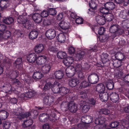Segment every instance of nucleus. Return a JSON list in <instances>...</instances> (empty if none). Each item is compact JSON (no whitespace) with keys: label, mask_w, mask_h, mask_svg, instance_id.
<instances>
[{"label":"nucleus","mask_w":129,"mask_h":129,"mask_svg":"<svg viewBox=\"0 0 129 129\" xmlns=\"http://www.w3.org/2000/svg\"><path fill=\"white\" fill-rule=\"evenodd\" d=\"M32 18L35 22L38 23L41 22L42 20L41 15L38 13L33 14L32 16Z\"/></svg>","instance_id":"nucleus-15"},{"label":"nucleus","mask_w":129,"mask_h":129,"mask_svg":"<svg viewBox=\"0 0 129 129\" xmlns=\"http://www.w3.org/2000/svg\"><path fill=\"white\" fill-rule=\"evenodd\" d=\"M36 94L35 92L33 90H29L25 94H23L22 95H24V98L25 97L30 98L34 96Z\"/></svg>","instance_id":"nucleus-32"},{"label":"nucleus","mask_w":129,"mask_h":129,"mask_svg":"<svg viewBox=\"0 0 129 129\" xmlns=\"http://www.w3.org/2000/svg\"><path fill=\"white\" fill-rule=\"evenodd\" d=\"M55 78L58 79H62L63 76V74L62 71H57L55 72L54 74Z\"/></svg>","instance_id":"nucleus-34"},{"label":"nucleus","mask_w":129,"mask_h":129,"mask_svg":"<svg viewBox=\"0 0 129 129\" xmlns=\"http://www.w3.org/2000/svg\"><path fill=\"white\" fill-rule=\"evenodd\" d=\"M51 89L54 93H57L60 92V88L56 85H53Z\"/></svg>","instance_id":"nucleus-48"},{"label":"nucleus","mask_w":129,"mask_h":129,"mask_svg":"<svg viewBox=\"0 0 129 129\" xmlns=\"http://www.w3.org/2000/svg\"><path fill=\"white\" fill-rule=\"evenodd\" d=\"M59 25V26L63 30H66L68 31V28L69 27V24L66 22L64 21H62L60 22Z\"/></svg>","instance_id":"nucleus-23"},{"label":"nucleus","mask_w":129,"mask_h":129,"mask_svg":"<svg viewBox=\"0 0 129 129\" xmlns=\"http://www.w3.org/2000/svg\"><path fill=\"white\" fill-rule=\"evenodd\" d=\"M88 79L89 83L92 84H95L98 81L99 76L97 74L93 73L88 76Z\"/></svg>","instance_id":"nucleus-6"},{"label":"nucleus","mask_w":129,"mask_h":129,"mask_svg":"<svg viewBox=\"0 0 129 129\" xmlns=\"http://www.w3.org/2000/svg\"><path fill=\"white\" fill-rule=\"evenodd\" d=\"M89 5L91 9L92 10H95L96 9L97 4L94 2L91 1L89 3Z\"/></svg>","instance_id":"nucleus-51"},{"label":"nucleus","mask_w":129,"mask_h":129,"mask_svg":"<svg viewBox=\"0 0 129 129\" xmlns=\"http://www.w3.org/2000/svg\"><path fill=\"white\" fill-rule=\"evenodd\" d=\"M127 15V13L125 11H121L120 12L119 16L121 18L124 19L126 18Z\"/></svg>","instance_id":"nucleus-57"},{"label":"nucleus","mask_w":129,"mask_h":129,"mask_svg":"<svg viewBox=\"0 0 129 129\" xmlns=\"http://www.w3.org/2000/svg\"><path fill=\"white\" fill-rule=\"evenodd\" d=\"M84 54L85 52L84 51H79L75 56L76 60L80 61L82 60L84 56Z\"/></svg>","instance_id":"nucleus-26"},{"label":"nucleus","mask_w":129,"mask_h":129,"mask_svg":"<svg viewBox=\"0 0 129 129\" xmlns=\"http://www.w3.org/2000/svg\"><path fill=\"white\" fill-rule=\"evenodd\" d=\"M17 21L18 23L23 24L25 28L28 29L31 28V25L25 16H19L17 19Z\"/></svg>","instance_id":"nucleus-5"},{"label":"nucleus","mask_w":129,"mask_h":129,"mask_svg":"<svg viewBox=\"0 0 129 129\" xmlns=\"http://www.w3.org/2000/svg\"><path fill=\"white\" fill-rule=\"evenodd\" d=\"M109 31L112 33H115L114 37L122 34L123 32L122 29L120 28L117 24H114L111 25L109 28Z\"/></svg>","instance_id":"nucleus-3"},{"label":"nucleus","mask_w":129,"mask_h":129,"mask_svg":"<svg viewBox=\"0 0 129 129\" xmlns=\"http://www.w3.org/2000/svg\"><path fill=\"white\" fill-rule=\"evenodd\" d=\"M46 35L47 37L50 39L54 38L56 36V31L53 29H49L47 31Z\"/></svg>","instance_id":"nucleus-7"},{"label":"nucleus","mask_w":129,"mask_h":129,"mask_svg":"<svg viewBox=\"0 0 129 129\" xmlns=\"http://www.w3.org/2000/svg\"><path fill=\"white\" fill-rule=\"evenodd\" d=\"M23 111V110L20 107L18 109L17 111L15 110L13 111V114L16 115L15 117L20 119H22L24 117H28L30 115V113L29 112L26 113L25 114H22Z\"/></svg>","instance_id":"nucleus-4"},{"label":"nucleus","mask_w":129,"mask_h":129,"mask_svg":"<svg viewBox=\"0 0 129 129\" xmlns=\"http://www.w3.org/2000/svg\"><path fill=\"white\" fill-rule=\"evenodd\" d=\"M33 123V121L31 119H27L24 121L22 123V127L24 128H26L27 127L30 126Z\"/></svg>","instance_id":"nucleus-28"},{"label":"nucleus","mask_w":129,"mask_h":129,"mask_svg":"<svg viewBox=\"0 0 129 129\" xmlns=\"http://www.w3.org/2000/svg\"><path fill=\"white\" fill-rule=\"evenodd\" d=\"M96 20L98 23L100 25H104L105 23V18L100 15L96 16Z\"/></svg>","instance_id":"nucleus-20"},{"label":"nucleus","mask_w":129,"mask_h":129,"mask_svg":"<svg viewBox=\"0 0 129 129\" xmlns=\"http://www.w3.org/2000/svg\"><path fill=\"white\" fill-rule=\"evenodd\" d=\"M57 56L59 59H62L66 57V54L64 52L59 51L58 53Z\"/></svg>","instance_id":"nucleus-44"},{"label":"nucleus","mask_w":129,"mask_h":129,"mask_svg":"<svg viewBox=\"0 0 129 129\" xmlns=\"http://www.w3.org/2000/svg\"><path fill=\"white\" fill-rule=\"evenodd\" d=\"M100 11L101 13L104 14H106L108 13L107 11L108 10H107L106 9V8L105 7L104 8L101 7L100 8Z\"/></svg>","instance_id":"nucleus-60"},{"label":"nucleus","mask_w":129,"mask_h":129,"mask_svg":"<svg viewBox=\"0 0 129 129\" xmlns=\"http://www.w3.org/2000/svg\"><path fill=\"white\" fill-rule=\"evenodd\" d=\"M89 65L87 63H85L84 67L83 68V71L84 72H88L90 70V69Z\"/></svg>","instance_id":"nucleus-53"},{"label":"nucleus","mask_w":129,"mask_h":129,"mask_svg":"<svg viewBox=\"0 0 129 129\" xmlns=\"http://www.w3.org/2000/svg\"><path fill=\"white\" fill-rule=\"evenodd\" d=\"M90 84L87 81H84L81 83L79 86L80 87L85 88L89 86Z\"/></svg>","instance_id":"nucleus-45"},{"label":"nucleus","mask_w":129,"mask_h":129,"mask_svg":"<svg viewBox=\"0 0 129 129\" xmlns=\"http://www.w3.org/2000/svg\"><path fill=\"white\" fill-rule=\"evenodd\" d=\"M107 20L110 21L114 19L113 14L111 13H107L105 16Z\"/></svg>","instance_id":"nucleus-43"},{"label":"nucleus","mask_w":129,"mask_h":129,"mask_svg":"<svg viewBox=\"0 0 129 129\" xmlns=\"http://www.w3.org/2000/svg\"><path fill=\"white\" fill-rule=\"evenodd\" d=\"M9 113L4 110H0V118L2 120L6 119L9 115Z\"/></svg>","instance_id":"nucleus-30"},{"label":"nucleus","mask_w":129,"mask_h":129,"mask_svg":"<svg viewBox=\"0 0 129 129\" xmlns=\"http://www.w3.org/2000/svg\"><path fill=\"white\" fill-rule=\"evenodd\" d=\"M75 51V49L72 47H71L69 48L68 50V52L70 54H74Z\"/></svg>","instance_id":"nucleus-61"},{"label":"nucleus","mask_w":129,"mask_h":129,"mask_svg":"<svg viewBox=\"0 0 129 129\" xmlns=\"http://www.w3.org/2000/svg\"><path fill=\"white\" fill-rule=\"evenodd\" d=\"M47 58L45 56H39L37 58L36 62L38 65L43 64L46 62Z\"/></svg>","instance_id":"nucleus-12"},{"label":"nucleus","mask_w":129,"mask_h":129,"mask_svg":"<svg viewBox=\"0 0 129 129\" xmlns=\"http://www.w3.org/2000/svg\"><path fill=\"white\" fill-rule=\"evenodd\" d=\"M118 125L119 129H127L129 127V123L126 120H123L119 122L117 121L113 122L110 124V126L112 128H114Z\"/></svg>","instance_id":"nucleus-1"},{"label":"nucleus","mask_w":129,"mask_h":129,"mask_svg":"<svg viewBox=\"0 0 129 129\" xmlns=\"http://www.w3.org/2000/svg\"><path fill=\"white\" fill-rule=\"evenodd\" d=\"M83 19L81 18H77L75 20L76 22L78 24H81L83 23Z\"/></svg>","instance_id":"nucleus-63"},{"label":"nucleus","mask_w":129,"mask_h":129,"mask_svg":"<svg viewBox=\"0 0 129 129\" xmlns=\"http://www.w3.org/2000/svg\"><path fill=\"white\" fill-rule=\"evenodd\" d=\"M43 77V75L40 72H36L34 73L33 75V78L35 79H40Z\"/></svg>","instance_id":"nucleus-31"},{"label":"nucleus","mask_w":129,"mask_h":129,"mask_svg":"<svg viewBox=\"0 0 129 129\" xmlns=\"http://www.w3.org/2000/svg\"><path fill=\"white\" fill-rule=\"evenodd\" d=\"M47 10L49 14L53 16H55L57 13L56 8H48Z\"/></svg>","instance_id":"nucleus-38"},{"label":"nucleus","mask_w":129,"mask_h":129,"mask_svg":"<svg viewBox=\"0 0 129 129\" xmlns=\"http://www.w3.org/2000/svg\"><path fill=\"white\" fill-rule=\"evenodd\" d=\"M6 26L5 24H0V34H2L6 29Z\"/></svg>","instance_id":"nucleus-54"},{"label":"nucleus","mask_w":129,"mask_h":129,"mask_svg":"<svg viewBox=\"0 0 129 129\" xmlns=\"http://www.w3.org/2000/svg\"><path fill=\"white\" fill-rule=\"evenodd\" d=\"M11 35L10 32L9 31H7L6 32H3L2 34H0V39H7L10 37Z\"/></svg>","instance_id":"nucleus-35"},{"label":"nucleus","mask_w":129,"mask_h":129,"mask_svg":"<svg viewBox=\"0 0 129 129\" xmlns=\"http://www.w3.org/2000/svg\"><path fill=\"white\" fill-rule=\"evenodd\" d=\"M56 112L55 110H53L50 116L48 114L45 113L41 114L39 116V119L40 121L42 122H46L49 118L50 120L54 121L55 119H56Z\"/></svg>","instance_id":"nucleus-2"},{"label":"nucleus","mask_w":129,"mask_h":129,"mask_svg":"<svg viewBox=\"0 0 129 129\" xmlns=\"http://www.w3.org/2000/svg\"><path fill=\"white\" fill-rule=\"evenodd\" d=\"M63 63L66 66H69L73 62V59L72 57H68L63 60Z\"/></svg>","instance_id":"nucleus-22"},{"label":"nucleus","mask_w":129,"mask_h":129,"mask_svg":"<svg viewBox=\"0 0 129 129\" xmlns=\"http://www.w3.org/2000/svg\"><path fill=\"white\" fill-rule=\"evenodd\" d=\"M113 64L115 67L118 68L120 66L121 62L117 59L114 60L113 61Z\"/></svg>","instance_id":"nucleus-46"},{"label":"nucleus","mask_w":129,"mask_h":129,"mask_svg":"<svg viewBox=\"0 0 129 129\" xmlns=\"http://www.w3.org/2000/svg\"><path fill=\"white\" fill-rule=\"evenodd\" d=\"M105 87L102 84H98L96 87V90L98 92L103 93L105 91Z\"/></svg>","instance_id":"nucleus-29"},{"label":"nucleus","mask_w":129,"mask_h":129,"mask_svg":"<svg viewBox=\"0 0 129 129\" xmlns=\"http://www.w3.org/2000/svg\"><path fill=\"white\" fill-rule=\"evenodd\" d=\"M37 55L35 53H32L28 56L27 60L29 62L33 63L37 60Z\"/></svg>","instance_id":"nucleus-14"},{"label":"nucleus","mask_w":129,"mask_h":129,"mask_svg":"<svg viewBox=\"0 0 129 129\" xmlns=\"http://www.w3.org/2000/svg\"><path fill=\"white\" fill-rule=\"evenodd\" d=\"M81 106L83 105L82 108V112L84 113L87 112L90 109V107L89 103L84 101H81L80 103Z\"/></svg>","instance_id":"nucleus-10"},{"label":"nucleus","mask_w":129,"mask_h":129,"mask_svg":"<svg viewBox=\"0 0 129 129\" xmlns=\"http://www.w3.org/2000/svg\"><path fill=\"white\" fill-rule=\"evenodd\" d=\"M105 121V119L104 117L99 116L98 118L95 119V123L97 125H104Z\"/></svg>","instance_id":"nucleus-18"},{"label":"nucleus","mask_w":129,"mask_h":129,"mask_svg":"<svg viewBox=\"0 0 129 129\" xmlns=\"http://www.w3.org/2000/svg\"><path fill=\"white\" fill-rule=\"evenodd\" d=\"M3 125L5 129L9 128L11 125L10 123L8 121H5L3 122Z\"/></svg>","instance_id":"nucleus-56"},{"label":"nucleus","mask_w":129,"mask_h":129,"mask_svg":"<svg viewBox=\"0 0 129 129\" xmlns=\"http://www.w3.org/2000/svg\"><path fill=\"white\" fill-rule=\"evenodd\" d=\"M53 102V98L50 95H48L44 98L43 102L44 104L50 105Z\"/></svg>","instance_id":"nucleus-11"},{"label":"nucleus","mask_w":129,"mask_h":129,"mask_svg":"<svg viewBox=\"0 0 129 129\" xmlns=\"http://www.w3.org/2000/svg\"><path fill=\"white\" fill-rule=\"evenodd\" d=\"M43 26H47L50 25L51 23L50 20L48 19L44 20L43 22Z\"/></svg>","instance_id":"nucleus-58"},{"label":"nucleus","mask_w":129,"mask_h":129,"mask_svg":"<svg viewBox=\"0 0 129 129\" xmlns=\"http://www.w3.org/2000/svg\"><path fill=\"white\" fill-rule=\"evenodd\" d=\"M101 59L103 63H105L109 60L108 55L106 53H103L101 56Z\"/></svg>","instance_id":"nucleus-36"},{"label":"nucleus","mask_w":129,"mask_h":129,"mask_svg":"<svg viewBox=\"0 0 129 129\" xmlns=\"http://www.w3.org/2000/svg\"><path fill=\"white\" fill-rule=\"evenodd\" d=\"M53 86V85L50 82H48L45 85L44 88V91H49L50 89L52 88Z\"/></svg>","instance_id":"nucleus-39"},{"label":"nucleus","mask_w":129,"mask_h":129,"mask_svg":"<svg viewBox=\"0 0 129 129\" xmlns=\"http://www.w3.org/2000/svg\"><path fill=\"white\" fill-rule=\"evenodd\" d=\"M79 80L76 78L73 79L69 81V84L70 87H73L78 85L79 83Z\"/></svg>","instance_id":"nucleus-19"},{"label":"nucleus","mask_w":129,"mask_h":129,"mask_svg":"<svg viewBox=\"0 0 129 129\" xmlns=\"http://www.w3.org/2000/svg\"><path fill=\"white\" fill-rule=\"evenodd\" d=\"M99 96L102 101L104 102H106L108 99V94L107 92H104L103 93H100Z\"/></svg>","instance_id":"nucleus-25"},{"label":"nucleus","mask_w":129,"mask_h":129,"mask_svg":"<svg viewBox=\"0 0 129 129\" xmlns=\"http://www.w3.org/2000/svg\"><path fill=\"white\" fill-rule=\"evenodd\" d=\"M49 15L48 11L44 10L41 13V15L42 17H47Z\"/></svg>","instance_id":"nucleus-59"},{"label":"nucleus","mask_w":129,"mask_h":129,"mask_svg":"<svg viewBox=\"0 0 129 129\" xmlns=\"http://www.w3.org/2000/svg\"><path fill=\"white\" fill-rule=\"evenodd\" d=\"M68 103L63 101L61 103L60 107L62 110L63 111H66L67 109V107L68 106Z\"/></svg>","instance_id":"nucleus-52"},{"label":"nucleus","mask_w":129,"mask_h":129,"mask_svg":"<svg viewBox=\"0 0 129 129\" xmlns=\"http://www.w3.org/2000/svg\"><path fill=\"white\" fill-rule=\"evenodd\" d=\"M75 68V72H76L77 73H79L80 72L83 71V68L80 64H77Z\"/></svg>","instance_id":"nucleus-49"},{"label":"nucleus","mask_w":129,"mask_h":129,"mask_svg":"<svg viewBox=\"0 0 129 129\" xmlns=\"http://www.w3.org/2000/svg\"><path fill=\"white\" fill-rule=\"evenodd\" d=\"M106 85L107 88L109 90L112 89L114 86V83L113 81L111 80H108L106 83Z\"/></svg>","instance_id":"nucleus-37"},{"label":"nucleus","mask_w":129,"mask_h":129,"mask_svg":"<svg viewBox=\"0 0 129 129\" xmlns=\"http://www.w3.org/2000/svg\"><path fill=\"white\" fill-rule=\"evenodd\" d=\"M93 120V117L89 115H86L82 116L81 118L82 121L84 123L89 124L91 123Z\"/></svg>","instance_id":"nucleus-13"},{"label":"nucleus","mask_w":129,"mask_h":129,"mask_svg":"<svg viewBox=\"0 0 129 129\" xmlns=\"http://www.w3.org/2000/svg\"><path fill=\"white\" fill-rule=\"evenodd\" d=\"M52 64L50 62H47L45 63V65L43 66L41 68L42 72L44 73H48L52 67Z\"/></svg>","instance_id":"nucleus-8"},{"label":"nucleus","mask_w":129,"mask_h":129,"mask_svg":"<svg viewBox=\"0 0 129 129\" xmlns=\"http://www.w3.org/2000/svg\"><path fill=\"white\" fill-rule=\"evenodd\" d=\"M115 56L117 59L120 60H122L124 57V54L121 52L117 53Z\"/></svg>","instance_id":"nucleus-47"},{"label":"nucleus","mask_w":129,"mask_h":129,"mask_svg":"<svg viewBox=\"0 0 129 129\" xmlns=\"http://www.w3.org/2000/svg\"><path fill=\"white\" fill-rule=\"evenodd\" d=\"M110 98L113 102L117 103L119 102V98L118 94L117 93H112L110 95Z\"/></svg>","instance_id":"nucleus-16"},{"label":"nucleus","mask_w":129,"mask_h":129,"mask_svg":"<svg viewBox=\"0 0 129 129\" xmlns=\"http://www.w3.org/2000/svg\"><path fill=\"white\" fill-rule=\"evenodd\" d=\"M104 6L107 10L108 11L113 10L115 8V7L114 4L111 2L106 3L104 5Z\"/></svg>","instance_id":"nucleus-21"},{"label":"nucleus","mask_w":129,"mask_h":129,"mask_svg":"<svg viewBox=\"0 0 129 129\" xmlns=\"http://www.w3.org/2000/svg\"><path fill=\"white\" fill-rule=\"evenodd\" d=\"M56 38L58 42L61 43L64 42L66 39L64 35L62 33H60L58 35L56 36Z\"/></svg>","instance_id":"nucleus-33"},{"label":"nucleus","mask_w":129,"mask_h":129,"mask_svg":"<svg viewBox=\"0 0 129 129\" xmlns=\"http://www.w3.org/2000/svg\"><path fill=\"white\" fill-rule=\"evenodd\" d=\"M8 2L5 0H2L0 2V7L2 9L6 8L8 6Z\"/></svg>","instance_id":"nucleus-40"},{"label":"nucleus","mask_w":129,"mask_h":129,"mask_svg":"<svg viewBox=\"0 0 129 129\" xmlns=\"http://www.w3.org/2000/svg\"><path fill=\"white\" fill-rule=\"evenodd\" d=\"M69 90L67 88L61 87L60 88V93L61 95H64L69 92Z\"/></svg>","instance_id":"nucleus-41"},{"label":"nucleus","mask_w":129,"mask_h":129,"mask_svg":"<svg viewBox=\"0 0 129 129\" xmlns=\"http://www.w3.org/2000/svg\"><path fill=\"white\" fill-rule=\"evenodd\" d=\"M101 39L103 40V41L105 42L108 39V36L106 35H102L100 37Z\"/></svg>","instance_id":"nucleus-64"},{"label":"nucleus","mask_w":129,"mask_h":129,"mask_svg":"<svg viewBox=\"0 0 129 129\" xmlns=\"http://www.w3.org/2000/svg\"><path fill=\"white\" fill-rule=\"evenodd\" d=\"M66 73L68 77H71L75 74V69L72 66H69L67 68L66 71Z\"/></svg>","instance_id":"nucleus-9"},{"label":"nucleus","mask_w":129,"mask_h":129,"mask_svg":"<svg viewBox=\"0 0 129 129\" xmlns=\"http://www.w3.org/2000/svg\"><path fill=\"white\" fill-rule=\"evenodd\" d=\"M110 112L109 110L106 109H103L100 110L99 111L100 114H103L105 115L109 114Z\"/></svg>","instance_id":"nucleus-55"},{"label":"nucleus","mask_w":129,"mask_h":129,"mask_svg":"<svg viewBox=\"0 0 129 129\" xmlns=\"http://www.w3.org/2000/svg\"><path fill=\"white\" fill-rule=\"evenodd\" d=\"M105 28L103 27H101L98 30V34L100 35H102L105 32Z\"/></svg>","instance_id":"nucleus-62"},{"label":"nucleus","mask_w":129,"mask_h":129,"mask_svg":"<svg viewBox=\"0 0 129 129\" xmlns=\"http://www.w3.org/2000/svg\"><path fill=\"white\" fill-rule=\"evenodd\" d=\"M38 35V32L35 29H34L31 31L29 34V37L30 39L33 40L36 39Z\"/></svg>","instance_id":"nucleus-27"},{"label":"nucleus","mask_w":129,"mask_h":129,"mask_svg":"<svg viewBox=\"0 0 129 129\" xmlns=\"http://www.w3.org/2000/svg\"><path fill=\"white\" fill-rule=\"evenodd\" d=\"M14 21V19L11 17L5 19L3 20L4 23L8 24H9L12 23Z\"/></svg>","instance_id":"nucleus-42"},{"label":"nucleus","mask_w":129,"mask_h":129,"mask_svg":"<svg viewBox=\"0 0 129 129\" xmlns=\"http://www.w3.org/2000/svg\"><path fill=\"white\" fill-rule=\"evenodd\" d=\"M68 106L69 110L72 112L75 113L77 110V105L74 103H70Z\"/></svg>","instance_id":"nucleus-24"},{"label":"nucleus","mask_w":129,"mask_h":129,"mask_svg":"<svg viewBox=\"0 0 129 129\" xmlns=\"http://www.w3.org/2000/svg\"><path fill=\"white\" fill-rule=\"evenodd\" d=\"M44 45L41 44H38L35 48V51L37 53L42 52L44 50Z\"/></svg>","instance_id":"nucleus-17"},{"label":"nucleus","mask_w":129,"mask_h":129,"mask_svg":"<svg viewBox=\"0 0 129 129\" xmlns=\"http://www.w3.org/2000/svg\"><path fill=\"white\" fill-rule=\"evenodd\" d=\"M122 26L124 28L128 27L129 26V20H125L122 23Z\"/></svg>","instance_id":"nucleus-50"}]
</instances>
